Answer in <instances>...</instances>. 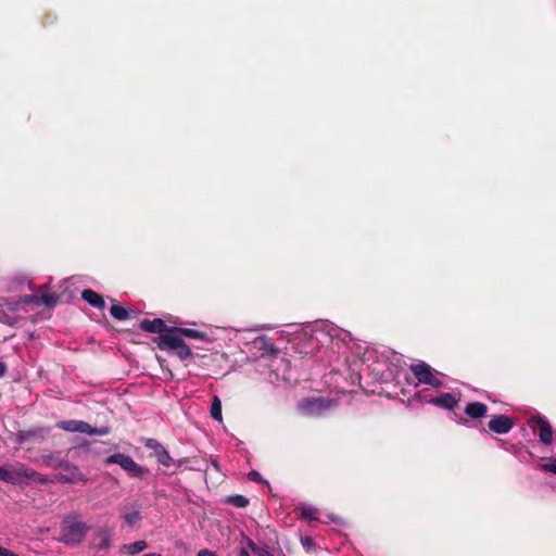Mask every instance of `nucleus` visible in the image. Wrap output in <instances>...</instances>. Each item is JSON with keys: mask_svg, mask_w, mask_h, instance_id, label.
Here are the masks:
<instances>
[{"mask_svg": "<svg viewBox=\"0 0 556 556\" xmlns=\"http://www.w3.org/2000/svg\"><path fill=\"white\" fill-rule=\"evenodd\" d=\"M22 479H28L40 483L47 482V479L41 478L38 472L22 463L4 467L0 466V481L17 484Z\"/></svg>", "mask_w": 556, "mask_h": 556, "instance_id": "f257e3e1", "label": "nucleus"}, {"mask_svg": "<svg viewBox=\"0 0 556 556\" xmlns=\"http://www.w3.org/2000/svg\"><path fill=\"white\" fill-rule=\"evenodd\" d=\"M429 403L438 407L453 409L457 405L458 400L452 393H442L438 396L431 397Z\"/></svg>", "mask_w": 556, "mask_h": 556, "instance_id": "2eb2a0df", "label": "nucleus"}, {"mask_svg": "<svg viewBox=\"0 0 556 556\" xmlns=\"http://www.w3.org/2000/svg\"><path fill=\"white\" fill-rule=\"evenodd\" d=\"M110 313L117 320H126L128 318L127 309L117 304L111 306Z\"/></svg>", "mask_w": 556, "mask_h": 556, "instance_id": "5701e85b", "label": "nucleus"}, {"mask_svg": "<svg viewBox=\"0 0 556 556\" xmlns=\"http://www.w3.org/2000/svg\"><path fill=\"white\" fill-rule=\"evenodd\" d=\"M22 479H28L40 483L47 482V479L41 478L38 472L22 463L4 467L0 466V481L17 484Z\"/></svg>", "mask_w": 556, "mask_h": 556, "instance_id": "f03ea898", "label": "nucleus"}, {"mask_svg": "<svg viewBox=\"0 0 556 556\" xmlns=\"http://www.w3.org/2000/svg\"><path fill=\"white\" fill-rule=\"evenodd\" d=\"M156 459L157 462L165 466V467H169L172 465L174 466H177V467H180L182 464H185L187 460L186 459H179V460H174L168 451L165 448V447H162L156 454Z\"/></svg>", "mask_w": 556, "mask_h": 556, "instance_id": "a211bd4d", "label": "nucleus"}, {"mask_svg": "<svg viewBox=\"0 0 556 556\" xmlns=\"http://www.w3.org/2000/svg\"><path fill=\"white\" fill-rule=\"evenodd\" d=\"M123 518L128 526H134L141 519V514L139 510L135 509L126 513Z\"/></svg>", "mask_w": 556, "mask_h": 556, "instance_id": "393cba45", "label": "nucleus"}, {"mask_svg": "<svg viewBox=\"0 0 556 556\" xmlns=\"http://www.w3.org/2000/svg\"><path fill=\"white\" fill-rule=\"evenodd\" d=\"M147 547H148L147 542L143 540H139V541H136L130 544H124L121 547V552L127 553L129 555H136V554L143 552Z\"/></svg>", "mask_w": 556, "mask_h": 556, "instance_id": "aec40b11", "label": "nucleus"}, {"mask_svg": "<svg viewBox=\"0 0 556 556\" xmlns=\"http://www.w3.org/2000/svg\"><path fill=\"white\" fill-rule=\"evenodd\" d=\"M248 546L257 555V556H274L267 546H258L251 539H248Z\"/></svg>", "mask_w": 556, "mask_h": 556, "instance_id": "b1692460", "label": "nucleus"}, {"mask_svg": "<svg viewBox=\"0 0 556 556\" xmlns=\"http://www.w3.org/2000/svg\"><path fill=\"white\" fill-rule=\"evenodd\" d=\"M110 546V533L108 531L102 532V541L99 545L100 548H108Z\"/></svg>", "mask_w": 556, "mask_h": 556, "instance_id": "7c9ffc66", "label": "nucleus"}, {"mask_svg": "<svg viewBox=\"0 0 556 556\" xmlns=\"http://www.w3.org/2000/svg\"><path fill=\"white\" fill-rule=\"evenodd\" d=\"M488 426L491 431L497 434H505L513 429L514 422L506 415H496L489 421Z\"/></svg>", "mask_w": 556, "mask_h": 556, "instance_id": "9b49d317", "label": "nucleus"}, {"mask_svg": "<svg viewBox=\"0 0 556 556\" xmlns=\"http://www.w3.org/2000/svg\"><path fill=\"white\" fill-rule=\"evenodd\" d=\"M529 427L534 433H538L541 443L549 445L553 441V429L546 418L542 416L532 417L529 420Z\"/></svg>", "mask_w": 556, "mask_h": 556, "instance_id": "1a4fd4ad", "label": "nucleus"}, {"mask_svg": "<svg viewBox=\"0 0 556 556\" xmlns=\"http://www.w3.org/2000/svg\"><path fill=\"white\" fill-rule=\"evenodd\" d=\"M56 427L67 432H78L87 434L88 430L90 429V425L88 422L75 419L59 421L56 424Z\"/></svg>", "mask_w": 556, "mask_h": 556, "instance_id": "4468645a", "label": "nucleus"}, {"mask_svg": "<svg viewBox=\"0 0 556 556\" xmlns=\"http://www.w3.org/2000/svg\"><path fill=\"white\" fill-rule=\"evenodd\" d=\"M486 412V405L481 402H471L465 408V413L471 418H481L485 416Z\"/></svg>", "mask_w": 556, "mask_h": 556, "instance_id": "f3484780", "label": "nucleus"}, {"mask_svg": "<svg viewBox=\"0 0 556 556\" xmlns=\"http://www.w3.org/2000/svg\"><path fill=\"white\" fill-rule=\"evenodd\" d=\"M248 478H249V480H251L253 482H262L263 481L261 473L255 470L250 471L248 473Z\"/></svg>", "mask_w": 556, "mask_h": 556, "instance_id": "2f4dec72", "label": "nucleus"}, {"mask_svg": "<svg viewBox=\"0 0 556 556\" xmlns=\"http://www.w3.org/2000/svg\"><path fill=\"white\" fill-rule=\"evenodd\" d=\"M47 286L39 289L38 294H26L20 298L23 304H33L35 306L46 305L48 307L54 306L58 303V296L54 293L45 292Z\"/></svg>", "mask_w": 556, "mask_h": 556, "instance_id": "9d476101", "label": "nucleus"}, {"mask_svg": "<svg viewBox=\"0 0 556 556\" xmlns=\"http://www.w3.org/2000/svg\"><path fill=\"white\" fill-rule=\"evenodd\" d=\"M320 332L325 333L327 337H329L331 340L338 339L342 342H346L351 340V333L344 329L336 327L333 324L330 323H323L319 326Z\"/></svg>", "mask_w": 556, "mask_h": 556, "instance_id": "f8f14e48", "label": "nucleus"}, {"mask_svg": "<svg viewBox=\"0 0 556 556\" xmlns=\"http://www.w3.org/2000/svg\"><path fill=\"white\" fill-rule=\"evenodd\" d=\"M5 371H7L5 364L0 361V378L4 376Z\"/></svg>", "mask_w": 556, "mask_h": 556, "instance_id": "c9c22d12", "label": "nucleus"}, {"mask_svg": "<svg viewBox=\"0 0 556 556\" xmlns=\"http://www.w3.org/2000/svg\"><path fill=\"white\" fill-rule=\"evenodd\" d=\"M337 405L336 400L318 396L303 400L299 404V410L304 416L315 417L321 416L325 412Z\"/></svg>", "mask_w": 556, "mask_h": 556, "instance_id": "39448f33", "label": "nucleus"}, {"mask_svg": "<svg viewBox=\"0 0 556 556\" xmlns=\"http://www.w3.org/2000/svg\"><path fill=\"white\" fill-rule=\"evenodd\" d=\"M146 447L151 448L156 454L162 447H164L157 440L148 438L143 440Z\"/></svg>", "mask_w": 556, "mask_h": 556, "instance_id": "cd10ccee", "label": "nucleus"}, {"mask_svg": "<svg viewBox=\"0 0 556 556\" xmlns=\"http://www.w3.org/2000/svg\"><path fill=\"white\" fill-rule=\"evenodd\" d=\"M81 299L96 308H104L105 302L101 294L91 289H86L81 293Z\"/></svg>", "mask_w": 556, "mask_h": 556, "instance_id": "dca6fc26", "label": "nucleus"}, {"mask_svg": "<svg viewBox=\"0 0 556 556\" xmlns=\"http://www.w3.org/2000/svg\"><path fill=\"white\" fill-rule=\"evenodd\" d=\"M88 531L87 525L77 516H67L62 522L63 541L68 544H77L83 541Z\"/></svg>", "mask_w": 556, "mask_h": 556, "instance_id": "20e7f679", "label": "nucleus"}, {"mask_svg": "<svg viewBox=\"0 0 556 556\" xmlns=\"http://www.w3.org/2000/svg\"><path fill=\"white\" fill-rule=\"evenodd\" d=\"M0 556H18V555L0 546Z\"/></svg>", "mask_w": 556, "mask_h": 556, "instance_id": "72a5a7b5", "label": "nucleus"}, {"mask_svg": "<svg viewBox=\"0 0 556 556\" xmlns=\"http://www.w3.org/2000/svg\"><path fill=\"white\" fill-rule=\"evenodd\" d=\"M35 434H36V432H35V431H21V432L18 433V437H20V440H21V441H24V440H26L27 438L33 437V435H35Z\"/></svg>", "mask_w": 556, "mask_h": 556, "instance_id": "473e14b6", "label": "nucleus"}, {"mask_svg": "<svg viewBox=\"0 0 556 556\" xmlns=\"http://www.w3.org/2000/svg\"><path fill=\"white\" fill-rule=\"evenodd\" d=\"M198 556H217V555L214 552L204 548V549L199 551Z\"/></svg>", "mask_w": 556, "mask_h": 556, "instance_id": "f704fd0d", "label": "nucleus"}, {"mask_svg": "<svg viewBox=\"0 0 556 556\" xmlns=\"http://www.w3.org/2000/svg\"><path fill=\"white\" fill-rule=\"evenodd\" d=\"M301 516L307 520H318L319 511L316 507L309 505H303L300 507Z\"/></svg>", "mask_w": 556, "mask_h": 556, "instance_id": "4be33fe9", "label": "nucleus"}, {"mask_svg": "<svg viewBox=\"0 0 556 556\" xmlns=\"http://www.w3.org/2000/svg\"><path fill=\"white\" fill-rule=\"evenodd\" d=\"M328 518H329V521H331L333 523H340V519L338 517L330 515Z\"/></svg>", "mask_w": 556, "mask_h": 556, "instance_id": "e433bc0d", "label": "nucleus"}, {"mask_svg": "<svg viewBox=\"0 0 556 556\" xmlns=\"http://www.w3.org/2000/svg\"><path fill=\"white\" fill-rule=\"evenodd\" d=\"M412 371L419 383L439 389L443 386V381L439 377V372H433L432 368L425 362H419L412 366Z\"/></svg>", "mask_w": 556, "mask_h": 556, "instance_id": "0eeeda50", "label": "nucleus"}, {"mask_svg": "<svg viewBox=\"0 0 556 556\" xmlns=\"http://www.w3.org/2000/svg\"><path fill=\"white\" fill-rule=\"evenodd\" d=\"M106 465L117 464L119 465L129 476L135 478H142L149 473V469L137 464L130 456L123 453H115L105 459Z\"/></svg>", "mask_w": 556, "mask_h": 556, "instance_id": "423d86ee", "label": "nucleus"}, {"mask_svg": "<svg viewBox=\"0 0 556 556\" xmlns=\"http://www.w3.org/2000/svg\"><path fill=\"white\" fill-rule=\"evenodd\" d=\"M169 331H172L176 336H180V338L187 337V338L199 339V340H203L205 338V334L203 332H201L197 329H191V328L173 327L169 329Z\"/></svg>", "mask_w": 556, "mask_h": 556, "instance_id": "6ab92c4d", "label": "nucleus"}, {"mask_svg": "<svg viewBox=\"0 0 556 556\" xmlns=\"http://www.w3.org/2000/svg\"><path fill=\"white\" fill-rule=\"evenodd\" d=\"M111 432V428L108 426H102L100 428H93L90 426L88 430V434L90 435H108Z\"/></svg>", "mask_w": 556, "mask_h": 556, "instance_id": "c85d7f7f", "label": "nucleus"}, {"mask_svg": "<svg viewBox=\"0 0 556 556\" xmlns=\"http://www.w3.org/2000/svg\"><path fill=\"white\" fill-rule=\"evenodd\" d=\"M238 556H250V554L245 548H241Z\"/></svg>", "mask_w": 556, "mask_h": 556, "instance_id": "4c0bfd02", "label": "nucleus"}, {"mask_svg": "<svg viewBox=\"0 0 556 556\" xmlns=\"http://www.w3.org/2000/svg\"><path fill=\"white\" fill-rule=\"evenodd\" d=\"M154 341L160 350L175 354L180 361H186L192 356L191 349L182 338L172 331L159 336Z\"/></svg>", "mask_w": 556, "mask_h": 556, "instance_id": "7ed1b4c3", "label": "nucleus"}, {"mask_svg": "<svg viewBox=\"0 0 556 556\" xmlns=\"http://www.w3.org/2000/svg\"><path fill=\"white\" fill-rule=\"evenodd\" d=\"M301 543L303 545V547L307 551V552H311V551H314L315 549V542L313 540V538L311 536H304L301 539Z\"/></svg>", "mask_w": 556, "mask_h": 556, "instance_id": "c756f323", "label": "nucleus"}, {"mask_svg": "<svg viewBox=\"0 0 556 556\" xmlns=\"http://www.w3.org/2000/svg\"><path fill=\"white\" fill-rule=\"evenodd\" d=\"M210 414L214 420L222 421V401L217 395H214L212 399Z\"/></svg>", "mask_w": 556, "mask_h": 556, "instance_id": "412c9836", "label": "nucleus"}, {"mask_svg": "<svg viewBox=\"0 0 556 556\" xmlns=\"http://www.w3.org/2000/svg\"><path fill=\"white\" fill-rule=\"evenodd\" d=\"M539 468L544 472H552L556 475V458H549L539 465Z\"/></svg>", "mask_w": 556, "mask_h": 556, "instance_id": "bb28decb", "label": "nucleus"}, {"mask_svg": "<svg viewBox=\"0 0 556 556\" xmlns=\"http://www.w3.org/2000/svg\"><path fill=\"white\" fill-rule=\"evenodd\" d=\"M58 467L64 471L55 476V480L58 482L76 483L87 481L86 476L79 470V468L67 460H60L58 463Z\"/></svg>", "mask_w": 556, "mask_h": 556, "instance_id": "6e6552de", "label": "nucleus"}, {"mask_svg": "<svg viewBox=\"0 0 556 556\" xmlns=\"http://www.w3.org/2000/svg\"><path fill=\"white\" fill-rule=\"evenodd\" d=\"M140 328L146 332L159 333L160 336L168 332L170 329L166 326L165 321L161 318H155L152 320L143 319L140 321Z\"/></svg>", "mask_w": 556, "mask_h": 556, "instance_id": "ddd939ff", "label": "nucleus"}, {"mask_svg": "<svg viewBox=\"0 0 556 556\" xmlns=\"http://www.w3.org/2000/svg\"><path fill=\"white\" fill-rule=\"evenodd\" d=\"M228 503L235 505L236 507L243 508L248 506L249 500L243 495H233L228 498Z\"/></svg>", "mask_w": 556, "mask_h": 556, "instance_id": "a878e982", "label": "nucleus"}]
</instances>
